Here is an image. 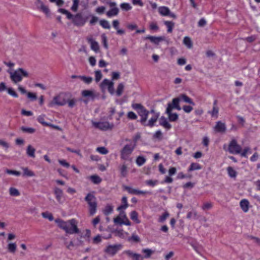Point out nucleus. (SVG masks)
Returning <instances> with one entry per match:
<instances>
[{"label": "nucleus", "mask_w": 260, "mask_h": 260, "mask_svg": "<svg viewBox=\"0 0 260 260\" xmlns=\"http://www.w3.org/2000/svg\"><path fill=\"white\" fill-rule=\"evenodd\" d=\"M57 226L69 234H78L79 230L77 227L78 222L75 219L63 221L60 219L55 220Z\"/></svg>", "instance_id": "obj_1"}, {"label": "nucleus", "mask_w": 260, "mask_h": 260, "mask_svg": "<svg viewBox=\"0 0 260 260\" xmlns=\"http://www.w3.org/2000/svg\"><path fill=\"white\" fill-rule=\"evenodd\" d=\"M8 73L10 74V79L15 84L20 82L23 77L27 78L29 76L28 72L22 68H19L13 72L8 71Z\"/></svg>", "instance_id": "obj_2"}, {"label": "nucleus", "mask_w": 260, "mask_h": 260, "mask_svg": "<svg viewBox=\"0 0 260 260\" xmlns=\"http://www.w3.org/2000/svg\"><path fill=\"white\" fill-rule=\"evenodd\" d=\"M135 147V145H132L129 143L125 145L121 150L120 158L125 160L132 161V158L130 156Z\"/></svg>", "instance_id": "obj_3"}, {"label": "nucleus", "mask_w": 260, "mask_h": 260, "mask_svg": "<svg viewBox=\"0 0 260 260\" xmlns=\"http://www.w3.org/2000/svg\"><path fill=\"white\" fill-rule=\"evenodd\" d=\"M133 108L137 111L139 116L141 117L140 121L143 124H145L148 118V115L150 112L147 110L142 105L140 104L133 105Z\"/></svg>", "instance_id": "obj_4"}, {"label": "nucleus", "mask_w": 260, "mask_h": 260, "mask_svg": "<svg viewBox=\"0 0 260 260\" xmlns=\"http://www.w3.org/2000/svg\"><path fill=\"white\" fill-rule=\"evenodd\" d=\"M89 206V211L91 215H93L96 212L97 202L95 197L92 193H89L85 198Z\"/></svg>", "instance_id": "obj_5"}, {"label": "nucleus", "mask_w": 260, "mask_h": 260, "mask_svg": "<svg viewBox=\"0 0 260 260\" xmlns=\"http://www.w3.org/2000/svg\"><path fill=\"white\" fill-rule=\"evenodd\" d=\"M66 93H60L54 96L52 100L49 102L48 106L53 107L55 106H63L67 103L65 100Z\"/></svg>", "instance_id": "obj_6"}, {"label": "nucleus", "mask_w": 260, "mask_h": 260, "mask_svg": "<svg viewBox=\"0 0 260 260\" xmlns=\"http://www.w3.org/2000/svg\"><path fill=\"white\" fill-rule=\"evenodd\" d=\"M93 126L101 131H106L111 130L114 127V124L108 121H91Z\"/></svg>", "instance_id": "obj_7"}, {"label": "nucleus", "mask_w": 260, "mask_h": 260, "mask_svg": "<svg viewBox=\"0 0 260 260\" xmlns=\"http://www.w3.org/2000/svg\"><path fill=\"white\" fill-rule=\"evenodd\" d=\"M100 87L103 91L107 89L111 94L113 95L114 93V83L107 79H105L102 82Z\"/></svg>", "instance_id": "obj_8"}, {"label": "nucleus", "mask_w": 260, "mask_h": 260, "mask_svg": "<svg viewBox=\"0 0 260 260\" xmlns=\"http://www.w3.org/2000/svg\"><path fill=\"white\" fill-rule=\"evenodd\" d=\"M106 3L110 7V9L107 12L106 15L108 17L111 18L117 16L119 13V9L117 7V4L114 2H106Z\"/></svg>", "instance_id": "obj_9"}, {"label": "nucleus", "mask_w": 260, "mask_h": 260, "mask_svg": "<svg viewBox=\"0 0 260 260\" xmlns=\"http://www.w3.org/2000/svg\"><path fill=\"white\" fill-rule=\"evenodd\" d=\"M228 150L232 154H239L241 151V147L237 144L236 141L233 139L229 144Z\"/></svg>", "instance_id": "obj_10"}, {"label": "nucleus", "mask_w": 260, "mask_h": 260, "mask_svg": "<svg viewBox=\"0 0 260 260\" xmlns=\"http://www.w3.org/2000/svg\"><path fill=\"white\" fill-rule=\"evenodd\" d=\"M121 247L120 244L109 245L105 248V252L110 255L113 256L121 249Z\"/></svg>", "instance_id": "obj_11"}, {"label": "nucleus", "mask_w": 260, "mask_h": 260, "mask_svg": "<svg viewBox=\"0 0 260 260\" xmlns=\"http://www.w3.org/2000/svg\"><path fill=\"white\" fill-rule=\"evenodd\" d=\"M37 9L43 12L47 16L50 15V10L48 7L45 5L42 0H36L35 3Z\"/></svg>", "instance_id": "obj_12"}, {"label": "nucleus", "mask_w": 260, "mask_h": 260, "mask_svg": "<svg viewBox=\"0 0 260 260\" xmlns=\"http://www.w3.org/2000/svg\"><path fill=\"white\" fill-rule=\"evenodd\" d=\"M158 11L159 14L162 16H169L172 18H176V16L175 14L171 13L169 8L166 6H160L158 8Z\"/></svg>", "instance_id": "obj_13"}, {"label": "nucleus", "mask_w": 260, "mask_h": 260, "mask_svg": "<svg viewBox=\"0 0 260 260\" xmlns=\"http://www.w3.org/2000/svg\"><path fill=\"white\" fill-rule=\"evenodd\" d=\"M73 22L78 26H83L86 22V19L81 14H77L73 18Z\"/></svg>", "instance_id": "obj_14"}, {"label": "nucleus", "mask_w": 260, "mask_h": 260, "mask_svg": "<svg viewBox=\"0 0 260 260\" xmlns=\"http://www.w3.org/2000/svg\"><path fill=\"white\" fill-rule=\"evenodd\" d=\"M150 113L152 114V116L149 121L145 123L144 125L149 126L150 127H152L154 126V123L156 122L157 119L159 116V114L158 113L155 112L154 110H151L150 111Z\"/></svg>", "instance_id": "obj_15"}, {"label": "nucleus", "mask_w": 260, "mask_h": 260, "mask_svg": "<svg viewBox=\"0 0 260 260\" xmlns=\"http://www.w3.org/2000/svg\"><path fill=\"white\" fill-rule=\"evenodd\" d=\"M54 193L57 202L59 204H62L64 201L62 190L58 187H55Z\"/></svg>", "instance_id": "obj_16"}, {"label": "nucleus", "mask_w": 260, "mask_h": 260, "mask_svg": "<svg viewBox=\"0 0 260 260\" xmlns=\"http://www.w3.org/2000/svg\"><path fill=\"white\" fill-rule=\"evenodd\" d=\"M124 188L125 190H126L128 191L129 193L133 194L140 195L145 194L146 193H150V192L148 191L139 190L138 189L133 188L127 186H125Z\"/></svg>", "instance_id": "obj_17"}, {"label": "nucleus", "mask_w": 260, "mask_h": 260, "mask_svg": "<svg viewBox=\"0 0 260 260\" xmlns=\"http://www.w3.org/2000/svg\"><path fill=\"white\" fill-rule=\"evenodd\" d=\"M172 110V105H169L166 109V113L168 114L169 120L171 121H175L178 118V115L177 113H171V111Z\"/></svg>", "instance_id": "obj_18"}, {"label": "nucleus", "mask_w": 260, "mask_h": 260, "mask_svg": "<svg viewBox=\"0 0 260 260\" xmlns=\"http://www.w3.org/2000/svg\"><path fill=\"white\" fill-rule=\"evenodd\" d=\"M214 129L217 133H224L226 131V125L225 123L220 121H217L214 127Z\"/></svg>", "instance_id": "obj_19"}, {"label": "nucleus", "mask_w": 260, "mask_h": 260, "mask_svg": "<svg viewBox=\"0 0 260 260\" xmlns=\"http://www.w3.org/2000/svg\"><path fill=\"white\" fill-rule=\"evenodd\" d=\"M124 253L132 258L133 260H143V257L141 254L135 253L131 250H126L124 251Z\"/></svg>", "instance_id": "obj_20"}, {"label": "nucleus", "mask_w": 260, "mask_h": 260, "mask_svg": "<svg viewBox=\"0 0 260 260\" xmlns=\"http://www.w3.org/2000/svg\"><path fill=\"white\" fill-rule=\"evenodd\" d=\"M87 40L88 42L90 44L91 49L97 52L99 50V43L94 41L92 37H88Z\"/></svg>", "instance_id": "obj_21"}, {"label": "nucleus", "mask_w": 260, "mask_h": 260, "mask_svg": "<svg viewBox=\"0 0 260 260\" xmlns=\"http://www.w3.org/2000/svg\"><path fill=\"white\" fill-rule=\"evenodd\" d=\"M240 206L244 213H247L249 209V202L247 199H242L240 202Z\"/></svg>", "instance_id": "obj_22"}, {"label": "nucleus", "mask_w": 260, "mask_h": 260, "mask_svg": "<svg viewBox=\"0 0 260 260\" xmlns=\"http://www.w3.org/2000/svg\"><path fill=\"white\" fill-rule=\"evenodd\" d=\"M81 94L83 97L90 99H94L95 96L94 92L91 90H83L81 92Z\"/></svg>", "instance_id": "obj_23"}, {"label": "nucleus", "mask_w": 260, "mask_h": 260, "mask_svg": "<svg viewBox=\"0 0 260 260\" xmlns=\"http://www.w3.org/2000/svg\"><path fill=\"white\" fill-rule=\"evenodd\" d=\"M121 202L122 205L119 206L117 209V210L119 212H121V211L126 209L128 206L127 198L126 197H123L122 198Z\"/></svg>", "instance_id": "obj_24"}, {"label": "nucleus", "mask_w": 260, "mask_h": 260, "mask_svg": "<svg viewBox=\"0 0 260 260\" xmlns=\"http://www.w3.org/2000/svg\"><path fill=\"white\" fill-rule=\"evenodd\" d=\"M159 124L166 129H170L171 127V125L168 122V120L165 117H160L159 119Z\"/></svg>", "instance_id": "obj_25"}, {"label": "nucleus", "mask_w": 260, "mask_h": 260, "mask_svg": "<svg viewBox=\"0 0 260 260\" xmlns=\"http://www.w3.org/2000/svg\"><path fill=\"white\" fill-rule=\"evenodd\" d=\"M180 101V99L179 97L177 98H174L173 99L172 104H168V105H172V109L173 108H175L178 110H181V107L179 105V102Z\"/></svg>", "instance_id": "obj_26"}, {"label": "nucleus", "mask_w": 260, "mask_h": 260, "mask_svg": "<svg viewBox=\"0 0 260 260\" xmlns=\"http://www.w3.org/2000/svg\"><path fill=\"white\" fill-rule=\"evenodd\" d=\"M180 99V101H183L184 102L188 103L192 106H194L195 104L192 100L185 94H181L179 96Z\"/></svg>", "instance_id": "obj_27"}, {"label": "nucleus", "mask_w": 260, "mask_h": 260, "mask_svg": "<svg viewBox=\"0 0 260 260\" xmlns=\"http://www.w3.org/2000/svg\"><path fill=\"white\" fill-rule=\"evenodd\" d=\"M36 149L30 145H29L26 149L27 155L32 158L35 157Z\"/></svg>", "instance_id": "obj_28"}, {"label": "nucleus", "mask_w": 260, "mask_h": 260, "mask_svg": "<svg viewBox=\"0 0 260 260\" xmlns=\"http://www.w3.org/2000/svg\"><path fill=\"white\" fill-rule=\"evenodd\" d=\"M147 39H149L151 42L158 44L161 41L163 40V38L161 37L148 36Z\"/></svg>", "instance_id": "obj_29"}, {"label": "nucleus", "mask_w": 260, "mask_h": 260, "mask_svg": "<svg viewBox=\"0 0 260 260\" xmlns=\"http://www.w3.org/2000/svg\"><path fill=\"white\" fill-rule=\"evenodd\" d=\"M23 171V176L27 177H33L35 175L34 172L27 167L22 168Z\"/></svg>", "instance_id": "obj_30"}, {"label": "nucleus", "mask_w": 260, "mask_h": 260, "mask_svg": "<svg viewBox=\"0 0 260 260\" xmlns=\"http://www.w3.org/2000/svg\"><path fill=\"white\" fill-rule=\"evenodd\" d=\"M131 219L137 223H139L140 220L138 218V213L136 211H133L130 213Z\"/></svg>", "instance_id": "obj_31"}, {"label": "nucleus", "mask_w": 260, "mask_h": 260, "mask_svg": "<svg viewBox=\"0 0 260 260\" xmlns=\"http://www.w3.org/2000/svg\"><path fill=\"white\" fill-rule=\"evenodd\" d=\"M9 193L12 197H18L20 195L19 191L16 188L13 187H10Z\"/></svg>", "instance_id": "obj_32"}, {"label": "nucleus", "mask_w": 260, "mask_h": 260, "mask_svg": "<svg viewBox=\"0 0 260 260\" xmlns=\"http://www.w3.org/2000/svg\"><path fill=\"white\" fill-rule=\"evenodd\" d=\"M90 180L95 184H99L102 181V179L96 175H91L89 177Z\"/></svg>", "instance_id": "obj_33"}, {"label": "nucleus", "mask_w": 260, "mask_h": 260, "mask_svg": "<svg viewBox=\"0 0 260 260\" xmlns=\"http://www.w3.org/2000/svg\"><path fill=\"white\" fill-rule=\"evenodd\" d=\"M113 210V206L111 205L108 204L107 205L104 209L103 210V213L104 214L107 215L111 214Z\"/></svg>", "instance_id": "obj_34"}, {"label": "nucleus", "mask_w": 260, "mask_h": 260, "mask_svg": "<svg viewBox=\"0 0 260 260\" xmlns=\"http://www.w3.org/2000/svg\"><path fill=\"white\" fill-rule=\"evenodd\" d=\"M201 169V166L198 163H191L188 169V171L199 170Z\"/></svg>", "instance_id": "obj_35"}, {"label": "nucleus", "mask_w": 260, "mask_h": 260, "mask_svg": "<svg viewBox=\"0 0 260 260\" xmlns=\"http://www.w3.org/2000/svg\"><path fill=\"white\" fill-rule=\"evenodd\" d=\"M141 136L140 134L138 133L136 134L133 137L132 140H128L129 143L132 145H135L136 147L137 145V143L138 141L140 139Z\"/></svg>", "instance_id": "obj_36"}, {"label": "nucleus", "mask_w": 260, "mask_h": 260, "mask_svg": "<svg viewBox=\"0 0 260 260\" xmlns=\"http://www.w3.org/2000/svg\"><path fill=\"white\" fill-rule=\"evenodd\" d=\"M124 88V85L122 83H120L118 85L116 91V94L118 96H119L122 94Z\"/></svg>", "instance_id": "obj_37"}, {"label": "nucleus", "mask_w": 260, "mask_h": 260, "mask_svg": "<svg viewBox=\"0 0 260 260\" xmlns=\"http://www.w3.org/2000/svg\"><path fill=\"white\" fill-rule=\"evenodd\" d=\"M78 78L81 79L84 83H85L86 84H89L90 83H91V82L93 80V79H92V77H86V76H79L78 77Z\"/></svg>", "instance_id": "obj_38"}, {"label": "nucleus", "mask_w": 260, "mask_h": 260, "mask_svg": "<svg viewBox=\"0 0 260 260\" xmlns=\"http://www.w3.org/2000/svg\"><path fill=\"white\" fill-rule=\"evenodd\" d=\"M100 24L103 28L105 29H110L111 27L109 21L105 19L101 20L100 21Z\"/></svg>", "instance_id": "obj_39"}, {"label": "nucleus", "mask_w": 260, "mask_h": 260, "mask_svg": "<svg viewBox=\"0 0 260 260\" xmlns=\"http://www.w3.org/2000/svg\"><path fill=\"white\" fill-rule=\"evenodd\" d=\"M7 248L10 252L14 253L16 250L17 245L15 243H10L8 244Z\"/></svg>", "instance_id": "obj_40"}, {"label": "nucleus", "mask_w": 260, "mask_h": 260, "mask_svg": "<svg viewBox=\"0 0 260 260\" xmlns=\"http://www.w3.org/2000/svg\"><path fill=\"white\" fill-rule=\"evenodd\" d=\"M227 171L229 176L231 178H235L237 176V172L232 167H229L227 168Z\"/></svg>", "instance_id": "obj_41"}, {"label": "nucleus", "mask_w": 260, "mask_h": 260, "mask_svg": "<svg viewBox=\"0 0 260 260\" xmlns=\"http://www.w3.org/2000/svg\"><path fill=\"white\" fill-rule=\"evenodd\" d=\"M183 44L188 48H191L192 46V42L190 39L188 37H185L183 41Z\"/></svg>", "instance_id": "obj_42"}, {"label": "nucleus", "mask_w": 260, "mask_h": 260, "mask_svg": "<svg viewBox=\"0 0 260 260\" xmlns=\"http://www.w3.org/2000/svg\"><path fill=\"white\" fill-rule=\"evenodd\" d=\"M121 9L124 11H129L132 9V6L127 3H121L120 5Z\"/></svg>", "instance_id": "obj_43"}, {"label": "nucleus", "mask_w": 260, "mask_h": 260, "mask_svg": "<svg viewBox=\"0 0 260 260\" xmlns=\"http://www.w3.org/2000/svg\"><path fill=\"white\" fill-rule=\"evenodd\" d=\"M96 151L101 154L105 155L108 153V150L105 147H98L96 148Z\"/></svg>", "instance_id": "obj_44"}, {"label": "nucleus", "mask_w": 260, "mask_h": 260, "mask_svg": "<svg viewBox=\"0 0 260 260\" xmlns=\"http://www.w3.org/2000/svg\"><path fill=\"white\" fill-rule=\"evenodd\" d=\"M219 109L217 107H213L212 110L209 112V113L211 114L212 117H215L217 118L218 117Z\"/></svg>", "instance_id": "obj_45"}, {"label": "nucleus", "mask_w": 260, "mask_h": 260, "mask_svg": "<svg viewBox=\"0 0 260 260\" xmlns=\"http://www.w3.org/2000/svg\"><path fill=\"white\" fill-rule=\"evenodd\" d=\"M46 116L44 114L39 115L37 118L38 121L43 125H47V122L45 121Z\"/></svg>", "instance_id": "obj_46"}, {"label": "nucleus", "mask_w": 260, "mask_h": 260, "mask_svg": "<svg viewBox=\"0 0 260 260\" xmlns=\"http://www.w3.org/2000/svg\"><path fill=\"white\" fill-rule=\"evenodd\" d=\"M146 162V159L141 156H138L136 159V164L139 166H142Z\"/></svg>", "instance_id": "obj_47"}, {"label": "nucleus", "mask_w": 260, "mask_h": 260, "mask_svg": "<svg viewBox=\"0 0 260 260\" xmlns=\"http://www.w3.org/2000/svg\"><path fill=\"white\" fill-rule=\"evenodd\" d=\"M42 216L44 218L48 219L49 221H52L53 220V217L51 213L48 212H45L42 213Z\"/></svg>", "instance_id": "obj_48"}, {"label": "nucleus", "mask_w": 260, "mask_h": 260, "mask_svg": "<svg viewBox=\"0 0 260 260\" xmlns=\"http://www.w3.org/2000/svg\"><path fill=\"white\" fill-rule=\"evenodd\" d=\"M120 171L121 175L123 177H125L127 175V167L125 164H123L120 167Z\"/></svg>", "instance_id": "obj_49"}, {"label": "nucleus", "mask_w": 260, "mask_h": 260, "mask_svg": "<svg viewBox=\"0 0 260 260\" xmlns=\"http://www.w3.org/2000/svg\"><path fill=\"white\" fill-rule=\"evenodd\" d=\"M21 129L23 132L27 133L29 134H32L35 132V129L34 128L25 127V126H22L21 127Z\"/></svg>", "instance_id": "obj_50"}, {"label": "nucleus", "mask_w": 260, "mask_h": 260, "mask_svg": "<svg viewBox=\"0 0 260 260\" xmlns=\"http://www.w3.org/2000/svg\"><path fill=\"white\" fill-rule=\"evenodd\" d=\"M168 28V31L171 32L172 31L173 27L174 26V23L171 21H166L164 22Z\"/></svg>", "instance_id": "obj_51"}, {"label": "nucleus", "mask_w": 260, "mask_h": 260, "mask_svg": "<svg viewBox=\"0 0 260 260\" xmlns=\"http://www.w3.org/2000/svg\"><path fill=\"white\" fill-rule=\"evenodd\" d=\"M102 74L99 70L95 71V80L96 82H99L102 78Z\"/></svg>", "instance_id": "obj_52"}, {"label": "nucleus", "mask_w": 260, "mask_h": 260, "mask_svg": "<svg viewBox=\"0 0 260 260\" xmlns=\"http://www.w3.org/2000/svg\"><path fill=\"white\" fill-rule=\"evenodd\" d=\"M158 183V181L156 180H148L145 181V183L150 186L154 187V186L156 185Z\"/></svg>", "instance_id": "obj_53"}, {"label": "nucleus", "mask_w": 260, "mask_h": 260, "mask_svg": "<svg viewBox=\"0 0 260 260\" xmlns=\"http://www.w3.org/2000/svg\"><path fill=\"white\" fill-rule=\"evenodd\" d=\"M169 216V214L168 212H165L158 219L159 222H164L166 219Z\"/></svg>", "instance_id": "obj_54"}, {"label": "nucleus", "mask_w": 260, "mask_h": 260, "mask_svg": "<svg viewBox=\"0 0 260 260\" xmlns=\"http://www.w3.org/2000/svg\"><path fill=\"white\" fill-rule=\"evenodd\" d=\"M212 206H213V205H212V203L206 202V203H204L202 208V209L204 210H208L211 209Z\"/></svg>", "instance_id": "obj_55"}, {"label": "nucleus", "mask_w": 260, "mask_h": 260, "mask_svg": "<svg viewBox=\"0 0 260 260\" xmlns=\"http://www.w3.org/2000/svg\"><path fill=\"white\" fill-rule=\"evenodd\" d=\"M7 92L9 94L14 98H18V94L15 91V90L12 88H8L7 89Z\"/></svg>", "instance_id": "obj_56"}, {"label": "nucleus", "mask_w": 260, "mask_h": 260, "mask_svg": "<svg viewBox=\"0 0 260 260\" xmlns=\"http://www.w3.org/2000/svg\"><path fill=\"white\" fill-rule=\"evenodd\" d=\"M6 173L10 175H13L16 176H19L20 175V172L19 171H15V170H11L9 169H7L6 170Z\"/></svg>", "instance_id": "obj_57"}, {"label": "nucleus", "mask_w": 260, "mask_h": 260, "mask_svg": "<svg viewBox=\"0 0 260 260\" xmlns=\"http://www.w3.org/2000/svg\"><path fill=\"white\" fill-rule=\"evenodd\" d=\"M142 252L146 254L145 256V258H149L153 253L151 249L148 248L143 249Z\"/></svg>", "instance_id": "obj_58"}, {"label": "nucleus", "mask_w": 260, "mask_h": 260, "mask_svg": "<svg viewBox=\"0 0 260 260\" xmlns=\"http://www.w3.org/2000/svg\"><path fill=\"white\" fill-rule=\"evenodd\" d=\"M79 3V0H73V4L71 7V9L74 11H77Z\"/></svg>", "instance_id": "obj_59"}, {"label": "nucleus", "mask_w": 260, "mask_h": 260, "mask_svg": "<svg viewBox=\"0 0 260 260\" xmlns=\"http://www.w3.org/2000/svg\"><path fill=\"white\" fill-rule=\"evenodd\" d=\"M27 98L31 101H35L37 99V94L35 93L28 92L27 93Z\"/></svg>", "instance_id": "obj_60"}, {"label": "nucleus", "mask_w": 260, "mask_h": 260, "mask_svg": "<svg viewBox=\"0 0 260 260\" xmlns=\"http://www.w3.org/2000/svg\"><path fill=\"white\" fill-rule=\"evenodd\" d=\"M0 145L3 147L5 149H8L10 147L9 144L6 141L2 139H0Z\"/></svg>", "instance_id": "obj_61"}, {"label": "nucleus", "mask_w": 260, "mask_h": 260, "mask_svg": "<svg viewBox=\"0 0 260 260\" xmlns=\"http://www.w3.org/2000/svg\"><path fill=\"white\" fill-rule=\"evenodd\" d=\"M150 29L153 30H157L158 29V26L157 24V23L155 22H152L150 23L149 25Z\"/></svg>", "instance_id": "obj_62"}, {"label": "nucleus", "mask_w": 260, "mask_h": 260, "mask_svg": "<svg viewBox=\"0 0 260 260\" xmlns=\"http://www.w3.org/2000/svg\"><path fill=\"white\" fill-rule=\"evenodd\" d=\"M58 162L62 166L68 168L70 167V164L64 159H59Z\"/></svg>", "instance_id": "obj_63"}, {"label": "nucleus", "mask_w": 260, "mask_h": 260, "mask_svg": "<svg viewBox=\"0 0 260 260\" xmlns=\"http://www.w3.org/2000/svg\"><path fill=\"white\" fill-rule=\"evenodd\" d=\"M106 10V8L104 6L98 7L95 9V12L99 14H103Z\"/></svg>", "instance_id": "obj_64"}]
</instances>
